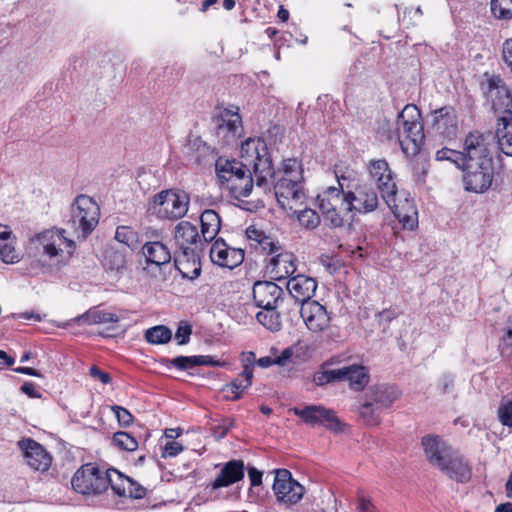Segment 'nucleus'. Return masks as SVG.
<instances>
[{"label":"nucleus","mask_w":512,"mask_h":512,"mask_svg":"<svg viewBox=\"0 0 512 512\" xmlns=\"http://www.w3.org/2000/svg\"><path fill=\"white\" fill-rule=\"evenodd\" d=\"M240 158V161L222 157L217 159L215 169L220 184L224 186L242 172L252 168L256 186L268 188L274 166L266 142L261 138H248L241 145Z\"/></svg>","instance_id":"nucleus-1"},{"label":"nucleus","mask_w":512,"mask_h":512,"mask_svg":"<svg viewBox=\"0 0 512 512\" xmlns=\"http://www.w3.org/2000/svg\"><path fill=\"white\" fill-rule=\"evenodd\" d=\"M421 444L428 462L449 477L469 479L471 466L468 460L438 435L422 437Z\"/></svg>","instance_id":"nucleus-2"},{"label":"nucleus","mask_w":512,"mask_h":512,"mask_svg":"<svg viewBox=\"0 0 512 512\" xmlns=\"http://www.w3.org/2000/svg\"><path fill=\"white\" fill-rule=\"evenodd\" d=\"M420 119L421 113L417 106L407 104L397 115L393 127H390V123H386L382 129L388 127L386 138L397 140L405 155L416 156L420 152L425 139Z\"/></svg>","instance_id":"nucleus-3"},{"label":"nucleus","mask_w":512,"mask_h":512,"mask_svg":"<svg viewBox=\"0 0 512 512\" xmlns=\"http://www.w3.org/2000/svg\"><path fill=\"white\" fill-rule=\"evenodd\" d=\"M274 179V194L277 202L284 209L292 210L305 198L303 189V168L296 158L283 160L281 168L274 170L269 178Z\"/></svg>","instance_id":"nucleus-4"},{"label":"nucleus","mask_w":512,"mask_h":512,"mask_svg":"<svg viewBox=\"0 0 512 512\" xmlns=\"http://www.w3.org/2000/svg\"><path fill=\"white\" fill-rule=\"evenodd\" d=\"M36 249L42 252L53 265L43 266L45 271H59L67 265L75 251V242L65 236L64 229H47L32 239Z\"/></svg>","instance_id":"nucleus-5"},{"label":"nucleus","mask_w":512,"mask_h":512,"mask_svg":"<svg viewBox=\"0 0 512 512\" xmlns=\"http://www.w3.org/2000/svg\"><path fill=\"white\" fill-rule=\"evenodd\" d=\"M400 391L394 385L377 384L365 393L364 402L359 406L360 418L367 426H377L381 421V413L388 409L399 398Z\"/></svg>","instance_id":"nucleus-6"},{"label":"nucleus","mask_w":512,"mask_h":512,"mask_svg":"<svg viewBox=\"0 0 512 512\" xmlns=\"http://www.w3.org/2000/svg\"><path fill=\"white\" fill-rule=\"evenodd\" d=\"M70 214L67 224L77 238L85 239L99 222L100 208L91 197L79 195L71 205Z\"/></svg>","instance_id":"nucleus-7"},{"label":"nucleus","mask_w":512,"mask_h":512,"mask_svg":"<svg viewBox=\"0 0 512 512\" xmlns=\"http://www.w3.org/2000/svg\"><path fill=\"white\" fill-rule=\"evenodd\" d=\"M318 207L325 221L333 227H341L345 217L352 212L349 192H340L334 186L326 188L317 196Z\"/></svg>","instance_id":"nucleus-8"},{"label":"nucleus","mask_w":512,"mask_h":512,"mask_svg":"<svg viewBox=\"0 0 512 512\" xmlns=\"http://www.w3.org/2000/svg\"><path fill=\"white\" fill-rule=\"evenodd\" d=\"M189 202L184 191L164 190L154 196L152 210L159 218L177 220L186 215Z\"/></svg>","instance_id":"nucleus-9"},{"label":"nucleus","mask_w":512,"mask_h":512,"mask_svg":"<svg viewBox=\"0 0 512 512\" xmlns=\"http://www.w3.org/2000/svg\"><path fill=\"white\" fill-rule=\"evenodd\" d=\"M291 411L311 427L324 426L335 433L343 431L344 425L336 416L335 411L330 408L322 405H307L303 408L293 407Z\"/></svg>","instance_id":"nucleus-10"},{"label":"nucleus","mask_w":512,"mask_h":512,"mask_svg":"<svg viewBox=\"0 0 512 512\" xmlns=\"http://www.w3.org/2000/svg\"><path fill=\"white\" fill-rule=\"evenodd\" d=\"M463 183L467 191L482 193L489 189L494 177L493 159H484L481 163L465 164Z\"/></svg>","instance_id":"nucleus-11"},{"label":"nucleus","mask_w":512,"mask_h":512,"mask_svg":"<svg viewBox=\"0 0 512 512\" xmlns=\"http://www.w3.org/2000/svg\"><path fill=\"white\" fill-rule=\"evenodd\" d=\"M371 181L376 185L381 198L390 205L397 196L398 188L394 173L385 159L371 160L367 166Z\"/></svg>","instance_id":"nucleus-12"},{"label":"nucleus","mask_w":512,"mask_h":512,"mask_svg":"<svg viewBox=\"0 0 512 512\" xmlns=\"http://www.w3.org/2000/svg\"><path fill=\"white\" fill-rule=\"evenodd\" d=\"M215 136L222 145L235 143L242 135V120L238 111L224 109L215 119Z\"/></svg>","instance_id":"nucleus-13"},{"label":"nucleus","mask_w":512,"mask_h":512,"mask_svg":"<svg viewBox=\"0 0 512 512\" xmlns=\"http://www.w3.org/2000/svg\"><path fill=\"white\" fill-rule=\"evenodd\" d=\"M485 95L495 113H500V116L512 115V95L499 76H492L487 80Z\"/></svg>","instance_id":"nucleus-14"},{"label":"nucleus","mask_w":512,"mask_h":512,"mask_svg":"<svg viewBox=\"0 0 512 512\" xmlns=\"http://www.w3.org/2000/svg\"><path fill=\"white\" fill-rule=\"evenodd\" d=\"M142 253L146 259V266L143 268L153 276L168 266L172 259L170 249L161 241H148L142 247Z\"/></svg>","instance_id":"nucleus-15"},{"label":"nucleus","mask_w":512,"mask_h":512,"mask_svg":"<svg viewBox=\"0 0 512 512\" xmlns=\"http://www.w3.org/2000/svg\"><path fill=\"white\" fill-rule=\"evenodd\" d=\"M18 446L32 469L45 472L50 468L52 456L40 443L27 438L20 440Z\"/></svg>","instance_id":"nucleus-16"},{"label":"nucleus","mask_w":512,"mask_h":512,"mask_svg":"<svg viewBox=\"0 0 512 512\" xmlns=\"http://www.w3.org/2000/svg\"><path fill=\"white\" fill-rule=\"evenodd\" d=\"M300 315L308 330L313 333L323 332L330 326L329 312L317 301L306 302L302 305Z\"/></svg>","instance_id":"nucleus-17"},{"label":"nucleus","mask_w":512,"mask_h":512,"mask_svg":"<svg viewBox=\"0 0 512 512\" xmlns=\"http://www.w3.org/2000/svg\"><path fill=\"white\" fill-rule=\"evenodd\" d=\"M211 261L223 268L233 269L244 260V251L228 246L223 239H217L210 248Z\"/></svg>","instance_id":"nucleus-18"},{"label":"nucleus","mask_w":512,"mask_h":512,"mask_svg":"<svg viewBox=\"0 0 512 512\" xmlns=\"http://www.w3.org/2000/svg\"><path fill=\"white\" fill-rule=\"evenodd\" d=\"M461 154L465 157L463 165L481 163L482 161L484 162V159H492L486 139L478 131L470 132L466 135Z\"/></svg>","instance_id":"nucleus-19"},{"label":"nucleus","mask_w":512,"mask_h":512,"mask_svg":"<svg viewBox=\"0 0 512 512\" xmlns=\"http://www.w3.org/2000/svg\"><path fill=\"white\" fill-rule=\"evenodd\" d=\"M433 130L447 139H453L458 133V116L451 106H444L432 113Z\"/></svg>","instance_id":"nucleus-20"},{"label":"nucleus","mask_w":512,"mask_h":512,"mask_svg":"<svg viewBox=\"0 0 512 512\" xmlns=\"http://www.w3.org/2000/svg\"><path fill=\"white\" fill-rule=\"evenodd\" d=\"M349 199L352 202V212L370 213L377 209L379 198L375 189L368 185L362 184L354 187V190H348Z\"/></svg>","instance_id":"nucleus-21"},{"label":"nucleus","mask_w":512,"mask_h":512,"mask_svg":"<svg viewBox=\"0 0 512 512\" xmlns=\"http://www.w3.org/2000/svg\"><path fill=\"white\" fill-rule=\"evenodd\" d=\"M283 296V289L274 282L257 281L253 286V299L260 308L278 307Z\"/></svg>","instance_id":"nucleus-22"},{"label":"nucleus","mask_w":512,"mask_h":512,"mask_svg":"<svg viewBox=\"0 0 512 512\" xmlns=\"http://www.w3.org/2000/svg\"><path fill=\"white\" fill-rule=\"evenodd\" d=\"M296 258L293 253L278 251L266 266L267 273L274 280L291 278L296 272Z\"/></svg>","instance_id":"nucleus-23"},{"label":"nucleus","mask_w":512,"mask_h":512,"mask_svg":"<svg viewBox=\"0 0 512 512\" xmlns=\"http://www.w3.org/2000/svg\"><path fill=\"white\" fill-rule=\"evenodd\" d=\"M286 286L290 296L302 306L306 302H312L310 299L315 294L317 282L311 277L299 274L292 276Z\"/></svg>","instance_id":"nucleus-24"},{"label":"nucleus","mask_w":512,"mask_h":512,"mask_svg":"<svg viewBox=\"0 0 512 512\" xmlns=\"http://www.w3.org/2000/svg\"><path fill=\"white\" fill-rule=\"evenodd\" d=\"M122 480H133L124 475L115 468H101L96 463H86L82 465L74 474L71 480H113V478Z\"/></svg>","instance_id":"nucleus-25"},{"label":"nucleus","mask_w":512,"mask_h":512,"mask_svg":"<svg viewBox=\"0 0 512 512\" xmlns=\"http://www.w3.org/2000/svg\"><path fill=\"white\" fill-rule=\"evenodd\" d=\"M174 265L183 278L195 279L201 274L200 259L191 248L174 254Z\"/></svg>","instance_id":"nucleus-26"},{"label":"nucleus","mask_w":512,"mask_h":512,"mask_svg":"<svg viewBox=\"0 0 512 512\" xmlns=\"http://www.w3.org/2000/svg\"><path fill=\"white\" fill-rule=\"evenodd\" d=\"M387 206L392 209L404 229L413 230L418 226V211L413 200L405 198L397 202L395 196L393 202Z\"/></svg>","instance_id":"nucleus-27"},{"label":"nucleus","mask_w":512,"mask_h":512,"mask_svg":"<svg viewBox=\"0 0 512 512\" xmlns=\"http://www.w3.org/2000/svg\"><path fill=\"white\" fill-rule=\"evenodd\" d=\"M340 381H348L349 386L354 391H362L370 380L369 370L360 364H352L339 368Z\"/></svg>","instance_id":"nucleus-28"},{"label":"nucleus","mask_w":512,"mask_h":512,"mask_svg":"<svg viewBox=\"0 0 512 512\" xmlns=\"http://www.w3.org/2000/svg\"><path fill=\"white\" fill-rule=\"evenodd\" d=\"M253 169L249 168L242 172L236 178L226 183L225 187L231 196L236 200H241L251 195L254 187Z\"/></svg>","instance_id":"nucleus-29"},{"label":"nucleus","mask_w":512,"mask_h":512,"mask_svg":"<svg viewBox=\"0 0 512 512\" xmlns=\"http://www.w3.org/2000/svg\"><path fill=\"white\" fill-rule=\"evenodd\" d=\"M247 239L250 241L251 247L268 254H276L281 247L271 237L267 236L262 230L255 226H249L246 229Z\"/></svg>","instance_id":"nucleus-30"},{"label":"nucleus","mask_w":512,"mask_h":512,"mask_svg":"<svg viewBox=\"0 0 512 512\" xmlns=\"http://www.w3.org/2000/svg\"><path fill=\"white\" fill-rule=\"evenodd\" d=\"M272 488L278 500L288 504L297 503L305 493L301 482H273Z\"/></svg>","instance_id":"nucleus-31"},{"label":"nucleus","mask_w":512,"mask_h":512,"mask_svg":"<svg viewBox=\"0 0 512 512\" xmlns=\"http://www.w3.org/2000/svg\"><path fill=\"white\" fill-rule=\"evenodd\" d=\"M496 138L499 149L505 155L512 156V115L498 117Z\"/></svg>","instance_id":"nucleus-32"},{"label":"nucleus","mask_w":512,"mask_h":512,"mask_svg":"<svg viewBox=\"0 0 512 512\" xmlns=\"http://www.w3.org/2000/svg\"><path fill=\"white\" fill-rule=\"evenodd\" d=\"M0 259L7 264L17 263L21 259L20 252L15 247V237L8 228L0 231Z\"/></svg>","instance_id":"nucleus-33"},{"label":"nucleus","mask_w":512,"mask_h":512,"mask_svg":"<svg viewBox=\"0 0 512 512\" xmlns=\"http://www.w3.org/2000/svg\"><path fill=\"white\" fill-rule=\"evenodd\" d=\"M201 234L205 242L212 241L220 231L221 220L214 210H205L200 217Z\"/></svg>","instance_id":"nucleus-34"},{"label":"nucleus","mask_w":512,"mask_h":512,"mask_svg":"<svg viewBox=\"0 0 512 512\" xmlns=\"http://www.w3.org/2000/svg\"><path fill=\"white\" fill-rule=\"evenodd\" d=\"M199 239L197 227L190 222L182 221L175 227V240L181 251L189 248L188 245L195 244Z\"/></svg>","instance_id":"nucleus-35"},{"label":"nucleus","mask_w":512,"mask_h":512,"mask_svg":"<svg viewBox=\"0 0 512 512\" xmlns=\"http://www.w3.org/2000/svg\"><path fill=\"white\" fill-rule=\"evenodd\" d=\"M124 484L125 482H112L110 485L114 493L120 497L142 499L146 495V488L141 486L139 482H127V487Z\"/></svg>","instance_id":"nucleus-36"},{"label":"nucleus","mask_w":512,"mask_h":512,"mask_svg":"<svg viewBox=\"0 0 512 512\" xmlns=\"http://www.w3.org/2000/svg\"><path fill=\"white\" fill-rule=\"evenodd\" d=\"M277 308L278 307L262 308V311L256 314L257 321L272 332H277L282 327L281 316L279 312H277Z\"/></svg>","instance_id":"nucleus-37"},{"label":"nucleus","mask_w":512,"mask_h":512,"mask_svg":"<svg viewBox=\"0 0 512 512\" xmlns=\"http://www.w3.org/2000/svg\"><path fill=\"white\" fill-rule=\"evenodd\" d=\"M112 482H70L72 489L85 497L98 496L106 492Z\"/></svg>","instance_id":"nucleus-38"},{"label":"nucleus","mask_w":512,"mask_h":512,"mask_svg":"<svg viewBox=\"0 0 512 512\" xmlns=\"http://www.w3.org/2000/svg\"><path fill=\"white\" fill-rule=\"evenodd\" d=\"M245 466L242 460H230L221 469L215 480H243Z\"/></svg>","instance_id":"nucleus-39"},{"label":"nucleus","mask_w":512,"mask_h":512,"mask_svg":"<svg viewBox=\"0 0 512 512\" xmlns=\"http://www.w3.org/2000/svg\"><path fill=\"white\" fill-rule=\"evenodd\" d=\"M118 316L113 313H108L100 310H90L87 313L79 317L78 321L85 324H99V323H110L117 322Z\"/></svg>","instance_id":"nucleus-40"},{"label":"nucleus","mask_w":512,"mask_h":512,"mask_svg":"<svg viewBox=\"0 0 512 512\" xmlns=\"http://www.w3.org/2000/svg\"><path fill=\"white\" fill-rule=\"evenodd\" d=\"M172 332L164 325L154 326L145 332V339L151 344H165L171 340Z\"/></svg>","instance_id":"nucleus-41"},{"label":"nucleus","mask_w":512,"mask_h":512,"mask_svg":"<svg viewBox=\"0 0 512 512\" xmlns=\"http://www.w3.org/2000/svg\"><path fill=\"white\" fill-rule=\"evenodd\" d=\"M112 445L123 451L133 452L138 448V441L125 431L113 434Z\"/></svg>","instance_id":"nucleus-42"},{"label":"nucleus","mask_w":512,"mask_h":512,"mask_svg":"<svg viewBox=\"0 0 512 512\" xmlns=\"http://www.w3.org/2000/svg\"><path fill=\"white\" fill-rule=\"evenodd\" d=\"M104 265L107 269L122 272L126 267V258L123 252L109 250L106 252Z\"/></svg>","instance_id":"nucleus-43"},{"label":"nucleus","mask_w":512,"mask_h":512,"mask_svg":"<svg viewBox=\"0 0 512 512\" xmlns=\"http://www.w3.org/2000/svg\"><path fill=\"white\" fill-rule=\"evenodd\" d=\"M115 239L129 248H134L138 242L137 233L129 226H118Z\"/></svg>","instance_id":"nucleus-44"},{"label":"nucleus","mask_w":512,"mask_h":512,"mask_svg":"<svg viewBox=\"0 0 512 512\" xmlns=\"http://www.w3.org/2000/svg\"><path fill=\"white\" fill-rule=\"evenodd\" d=\"M435 159L437 161H449L455 164L458 168H461L463 166V162H465V157L461 154V151L447 147L438 150L435 154Z\"/></svg>","instance_id":"nucleus-45"},{"label":"nucleus","mask_w":512,"mask_h":512,"mask_svg":"<svg viewBox=\"0 0 512 512\" xmlns=\"http://www.w3.org/2000/svg\"><path fill=\"white\" fill-rule=\"evenodd\" d=\"M491 12L498 19H512V0H491Z\"/></svg>","instance_id":"nucleus-46"},{"label":"nucleus","mask_w":512,"mask_h":512,"mask_svg":"<svg viewBox=\"0 0 512 512\" xmlns=\"http://www.w3.org/2000/svg\"><path fill=\"white\" fill-rule=\"evenodd\" d=\"M233 482H212L211 485H206L202 492L198 493L194 498L196 504H201L210 500H215L218 496L215 491L221 487H227Z\"/></svg>","instance_id":"nucleus-47"},{"label":"nucleus","mask_w":512,"mask_h":512,"mask_svg":"<svg viewBox=\"0 0 512 512\" xmlns=\"http://www.w3.org/2000/svg\"><path fill=\"white\" fill-rule=\"evenodd\" d=\"M497 413L502 425L512 427V396L502 399Z\"/></svg>","instance_id":"nucleus-48"},{"label":"nucleus","mask_w":512,"mask_h":512,"mask_svg":"<svg viewBox=\"0 0 512 512\" xmlns=\"http://www.w3.org/2000/svg\"><path fill=\"white\" fill-rule=\"evenodd\" d=\"M340 374H342L338 369H332V370H323L318 371L313 375V382L317 386H324L328 383L332 382H338L340 381Z\"/></svg>","instance_id":"nucleus-49"},{"label":"nucleus","mask_w":512,"mask_h":512,"mask_svg":"<svg viewBox=\"0 0 512 512\" xmlns=\"http://www.w3.org/2000/svg\"><path fill=\"white\" fill-rule=\"evenodd\" d=\"M166 361L176 369L186 371L198 366V355L178 356L172 359H167Z\"/></svg>","instance_id":"nucleus-50"},{"label":"nucleus","mask_w":512,"mask_h":512,"mask_svg":"<svg viewBox=\"0 0 512 512\" xmlns=\"http://www.w3.org/2000/svg\"><path fill=\"white\" fill-rule=\"evenodd\" d=\"M298 220L302 226L308 229L316 228L320 222L318 214L312 209H304L299 212Z\"/></svg>","instance_id":"nucleus-51"},{"label":"nucleus","mask_w":512,"mask_h":512,"mask_svg":"<svg viewBox=\"0 0 512 512\" xmlns=\"http://www.w3.org/2000/svg\"><path fill=\"white\" fill-rule=\"evenodd\" d=\"M290 347L293 351V356L300 360L310 359L314 352L312 346L304 340H298Z\"/></svg>","instance_id":"nucleus-52"},{"label":"nucleus","mask_w":512,"mask_h":512,"mask_svg":"<svg viewBox=\"0 0 512 512\" xmlns=\"http://www.w3.org/2000/svg\"><path fill=\"white\" fill-rule=\"evenodd\" d=\"M111 410L116 416L120 426L129 427L133 423L134 417L126 408L113 405Z\"/></svg>","instance_id":"nucleus-53"},{"label":"nucleus","mask_w":512,"mask_h":512,"mask_svg":"<svg viewBox=\"0 0 512 512\" xmlns=\"http://www.w3.org/2000/svg\"><path fill=\"white\" fill-rule=\"evenodd\" d=\"M234 426V420L230 418L224 419L220 424L212 428L213 436L220 440L226 436L229 430Z\"/></svg>","instance_id":"nucleus-54"},{"label":"nucleus","mask_w":512,"mask_h":512,"mask_svg":"<svg viewBox=\"0 0 512 512\" xmlns=\"http://www.w3.org/2000/svg\"><path fill=\"white\" fill-rule=\"evenodd\" d=\"M437 386L443 394L451 392L454 388V376L449 373L442 374L438 379Z\"/></svg>","instance_id":"nucleus-55"},{"label":"nucleus","mask_w":512,"mask_h":512,"mask_svg":"<svg viewBox=\"0 0 512 512\" xmlns=\"http://www.w3.org/2000/svg\"><path fill=\"white\" fill-rule=\"evenodd\" d=\"M191 333L192 330L189 325H179L175 334V339L179 345H185L189 342Z\"/></svg>","instance_id":"nucleus-56"},{"label":"nucleus","mask_w":512,"mask_h":512,"mask_svg":"<svg viewBox=\"0 0 512 512\" xmlns=\"http://www.w3.org/2000/svg\"><path fill=\"white\" fill-rule=\"evenodd\" d=\"M336 178H337V183H338V189L340 190V192H347L348 190H352L353 188V185H352V175L351 173H348L347 175L346 174H341L339 175L337 172H336Z\"/></svg>","instance_id":"nucleus-57"},{"label":"nucleus","mask_w":512,"mask_h":512,"mask_svg":"<svg viewBox=\"0 0 512 512\" xmlns=\"http://www.w3.org/2000/svg\"><path fill=\"white\" fill-rule=\"evenodd\" d=\"M181 451H183V446L179 442L176 441H169L164 446V452L163 455L165 457H175L177 456Z\"/></svg>","instance_id":"nucleus-58"},{"label":"nucleus","mask_w":512,"mask_h":512,"mask_svg":"<svg viewBox=\"0 0 512 512\" xmlns=\"http://www.w3.org/2000/svg\"><path fill=\"white\" fill-rule=\"evenodd\" d=\"M273 477V480H294L289 470L277 468L267 472L266 478Z\"/></svg>","instance_id":"nucleus-59"},{"label":"nucleus","mask_w":512,"mask_h":512,"mask_svg":"<svg viewBox=\"0 0 512 512\" xmlns=\"http://www.w3.org/2000/svg\"><path fill=\"white\" fill-rule=\"evenodd\" d=\"M244 385L245 383L243 384L239 379H235L230 384L226 385L225 389L234 394L232 400H238L241 397V394L246 390L243 389Z\"/></svg>","instance_id":"nucleus-60"},{"label":"nucleus","mask_w":512,"mask_h":512,"mask_svg":"<svg viewBox=\"0 0 512 512\" xmlns=\"http://www.w3.org/2000/svg\"><path fill=\"white\" fill-rule=\"evenodd\" d=\"M198 366L223 367L225 362L215 360L210 355H198Z\"/></svg>","instance_id":"nucleus-61"},{"label":"nucleus","mask_w":512,"mask_h":512,"mask_svg":"<svg viewBox=\"0 0 512 512\" xmlns=\"http://www.w3.org/2000/svg\"><path fill=\"white\" fill-rule=\"evenodd\" d=\"M90 376L99 380L103 384H109L112 380L108 373L102 371L95 365L90 368Z\"/></svg>","instance_id":"nucleus-62"},{"label":"nucleus","mask_w":512,"mask_h":512,"mask_svg":"<svg viewBox=\"0 0 512 512\" xmlns=\"http://www.w3.org/2000/svg\"><path fill=\"white\" fill-rule=\"evenodd\" d=\"M502 57L504 62L510 67L512 71V38L504 42L502 49Z\"/></svg>","instance_id":"nucleus-63"},{"label":"nucleus","mask_w":512,"mask_h":512,"mask_svg":"<svg viewBox=\"0 0 512 512\" xmlns=\"http://www.w3.org/2000/svg\"><path fill=\"white\" fill-rule=\"evenodd\" d=\"M293 351L291 347L285 348L279 356L274 358L275 365L284 366L292 358Z\"/></svg>","instance_id":"nucleus-64"}]
</instances>
